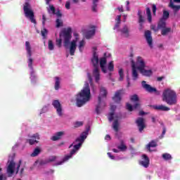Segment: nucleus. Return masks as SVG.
Masks as SVG:
<instances>
[{"mask_svg": "<svg viewBox=\"0 0 180 180\" xmlns=\"http://www.w3.org/2000/svg\"><path fill=\"white\" fill-rule=\"evenodd\" d=\"M86 136H88V131H84L81 134L80 136L78 137L75 142H73L70 146L69 148H71L73 146V149L70 151L69 155H65L63 160L60 162H58L54 164L55 167H57V165H63L64 162L68 161L70 158H72V156L79 148H81V146L84 144V141H85V139H86Z\"/></svg>", "mask_w": 180, "mask_h": 180, "instance_id": "nucleus-1", "label": "nucleus"}, {"mask_svg": "<svg viewBox=\"0 0 180 180\" xmlns=\"http://www.w3.org/2000/svg\"><path fill=\"white\" fill-rule=\"evenodd\" d=\"M89 101H91V88L89 87V84L86 82L83 89L76 96L77 106L81 108Z\"/></svg>", "mask_w": 180, "mask_h": 180, "instance_id": "nucleus-2", "label": "nucleus"}, {"mask_svg": "<svg viewBox=\"0 0 180 180\" xmlns=\"http://www.w3.org/2000/svg\"><path fill=\"white\" fill-rule=\"evenodd\" d=\"M96 50H98L96 46L93 47V58H91V63L93 67H94L93 70V76L95 78L96 82L98 84L101 80V70H99V57L96 53Z\"/></svg>", "mask_w": 180, "mask_h": 180, "instance_id": "nucleus-3", "label": "nucleus"}, {"mask_svg": "<svg viewBox=\"0 0 180 180\" xmlns=\"http://www.w3.org/2000/svg\"><path fill=\"white\" fill-rule=\"evenodd\" d=\"M162 101L163 102H166L169 106L176 105V103H178L176 92L169 89H165L162 94Z\"/></svg>", "mask_w": 180, "mask_h": 180, "instance_id": "nucleus-4", "label": "nucleus"}, {"mask_svg": "<svg viewBox=\"0 0 180 180\" xmlns=\"http://www.w3.org/2000/svg\"><path fill=\"white\" fill-rule=\"evenodd\" d=\"M72 29H71V27L63 30L59 34L60 39H56V46L61 47V44L63 43V39H64V46L65 47H68L70 41L72 37Z\"/></svg>", "mask_w": 180, "mask_h": 180, "instance_id": "nucleus-5", "label": "nucleus"}, {"mask_svg": "<svg viewBox=\"0 0 180 180\" xmlns=\"http://www.w3.org/2000/svg\"><path fill=\"white\" fill-rule=\"evenodd\" d=\"M106 96H108V90H106V88L101 86L98 96V104L96 106V113L98 115H101V111L103 110V108L106 106V104L102 101V99L106 98Z\"/></svg>", "mask_w": 180, "mask_h": 180, "instance_id": "nucleus-6", "label": "nucleus"}, {"mask_svg": "<svg viewBox=\"0 0 180 180\" xmlns=\"http://www.w3.org/2000/svg\"><path fill=\"white\" fill-rule=\"evenodd\" d=\"M23 11L25 13V18L30 19L32 23H34L36 25V19H34V12L30 8V4L29 2H26L23 6Z\"/></svg>", "mask_w": 180, "mask_h": 180, "instance_id": "nucleus-7", "label": "nucleus"}, {"mask_svg": "<svg viewBox=\"0 0 180 180\" xmlns=\"http://www.w3.org/2000/svg\"><path fill=\"white\" fill-rule=\"evenodd\" d=\"M25 50L27 51L28 59V67L29 68H31V70H33V59L32 57V46H30V42L25 41Z\"/></svg>", "mask_w": 180, "mask_h": 180, "instance_id": "nucleus-8", "label": "nucleus"}, {"mask_svg": "<svg viewBox=\"0 0 180 180\" xmlns=\"http://www.w3.org/2000/svg\"><path fill=\"white\" fill-rule=\"evenodd\" d=\"M52 105L56 110V113L58 116H63V105H61V103L58 100H54L52 102Z\"/></svg>", "mask_w": 180, "mask_h": 180, "instance_id": "nucleus-9", "label": "nucleus"}, {"mask_svg": "<svg viewBox=\"0 0 180 180\" xmlns=\"http://www.w3.org/2000/svg\"><path fill=\"white\" fill-rule=\"evenodd\" d=\"M141 85L143 89H146V91L147 92H149V94H153V92H155L156 94H158H158H160L158 91H157V89L151 86V85L150 84H147V82L144 80L141 82Z\"/></svg>", "mask_w": 180, "mask_h": 180, "instance_id": "nucleus-10", "label": "nucleus"}, {"mask_svg": "<svg viewBox=\"0 0 180 180\" xmlns=\"http://www.w3.org/2000/svg\"><path fill=\"white\" fill-rule=\"evenodd\" d=\"M124 95V90L123 89L117 91L112 97V101L116 103H120V101H122V96Z\"/></svg>", "mask_w": 180, "mask_h": 180, "instance_id": "nucleus-11", "label": "nucleus"}, {"mask_svg": "<svg viewBox=\"0 0 180 180\" xmlns=\"http://www.w3.org/2000/svg\"><path fill=\"white\" fill-rule=\"evenodd\" d=\"M136 124L138 126V129H139L140 133H141V131H143V130H144L146 129V123L144 122V118L139 117L136 120Z\"/></svg>", "mask_w": 180, "mask_h": 180, "instance_id": "nucleus-12", "label": "nucleus"}, {"mask_svg": "<svg viewBox=\"0 0 180 180\" xmlns=\"http://www.w3.org/2000/svg\"><path fill=\"white\" fill-rule=\"evenodd\" d=\"M136 67L139 71H140V70H143V68H146V63L144 62L143 58L141 56L137 57Z\"/></svg>", "mask_w": 180, "mask_h": 180, "instance_id": "nucleus-13", "label": "nucleus"}, {"mask_svg": "<svg viewBox=\"0 0 180 180\" xmlns=\"http://www.w3.org/2000/svg\"><path fill=\"white\" fill-rule=\"evenodd\" d=\"M8 162L9 164L7 167V173L8 174V176H11L15 172V165H16V164L15 163L13 160H12L10 162L8 161Z\"/></svg>", "mask_w": 180, "mask_h": 180, "instance_id": "nucleus-14", "label": "nucleus"}, {"mask_svg": "<svg viewBox=\"0 0 180 180\" xmlns=\"http://www.w3.org/2000/svg\"><path fill=\"white\" fill-rule=\"evenodd\" d=\"M37 140H40V135H39L38 133H36V134H33L30 137V139H28L27 141H28V143L30 146H33V144H36V143H39V141H37Z\"/></svg>", "mask_w": 180, "mask_h": 180, "instance_id": "nucleus-15", "label": "nucleus"}, {"mask_svg": "<svg viewBox=\"0 0 180 180\" xmlns=\"http://www.w3.org/2000/svg\"><path fill=\"white\" fill-rule=\"evenodd\" d=\"M131 67H132V78L134 81H136L139 78V73L137 72V68L136 66V63L133 59L131 60Z\"/></svg>", "mask_w": 180, "mask_h": 180, "instance_id": "nucleus-16", "label": "nucleus"}, {"mask_svg": "<svg viewBox=\"0 0 180 180\" xmlns=\"http://www.w3.org/2000/svg\"><path fill=\"white\" fill-rule=\"evenodd\" d=\"M145 38L149 47L153 49V37H151V31L147 30L145 32Z\"/></svg>", "mask_w": 180, "mask_h": 180, "instance_id": "nucleus-17", "label": "nucleus"}, {"mask_svg": "<svg viewBox=\"0 0 180 180\" xmlns=\"http://www.w3.org/2000/svg\"><path fill=\"white\" fill-rule=\"evenodd\" d=\"M142 158L143 160L139 162L140 165H142V167H144V168H148L150 165V158H148L147 155H143Z\"/></svg>", "mask_w": 180, "mask_h": 180, "instance_id": "nucleus-18", "label": "nucleus"}, {"mask_svg": "<svg viewBox=\"0 0 180 180\" xmlns=\"http://www.w3.org/2000/svg\"><path fill=\"white\" fill-rule=\"evenodd\" d=\"M75 50H77V39H73L70 42V56H74L75 54Z\"/></svg>", "mask_w": 180, "mask_h": 180, "instance_id": "nucleus-19", "label": "nucleus"}, {"mask_svg": "<svg viewBox=\"0 0 180 180\" xmlns=\"http://www.w3.org/2000/svg\"><path fill=\"white\" fill-rule=\"evenodd\" d=\"M140 74L143 75V77H151L153 75V70H146V68H143L139 70Z\"/></svg>", "mask_w": 180, "mask_h": 180, "instance_id": "nucleus-20", "label": "nucleus"}, {"mask_svg": "<svg viewBox=\"0 0 180 180\" xmlns=\"http://www.w3.org/2000/svg\"><path fill=\"white\" fill-rule=\"evenodd\" d=\"M106 58H101L100 59V67L101 68V71L104 73L106 74L108 71L106 70Z\"/></svg>", "mask_w": 180, "mask_h": 180, "instance_id": "nucleus-21", "label": "nucleus"}, {"mask_svg": "<svg viewBox=\"0 0 180 180\" xmlns=\"http://www.w3.org/2000/svg\"><path fill=\"white\" fill-rule=\"evenodd\" d=\"M63 136H64V131L56 132V134L51 138V140H52V141H57L60 140Z\"/></svg>", "mask_w": 180, "mask_h": 180, "instance_id": "nucleus-22", "label": "nucleus"}, {"mask_svg": "<svg viewBox=\"0 0 180 180\" xmlns=\"http://www.w3.org/2000/svg\"><path fill=\"white\" fill-rule=\"evenodd\" d=\"M119 32H121L122 34H124V37H129L130 36V31L129 30V27H127V25H124L122 29L120 30Z\"/></svg>", "mask_w": 180, "mask_h": 180, "instance_id": "nucleus-23", "label": "nucleus"}, {"mask_svg": "<svg viewBox=\"0 0 180 180\" xmlns=\"http://www.w3.org/2000/svg\"><path fill=\"white\" fill-rule=\"evenodd\" d=\"M167 27V20L160 18L158 22V29H164Z\"/></svg>", "mask_w": 180, "mask_h": 180, "instance_id": "nucleus-24", "label": "nucleus"}, {"mask_svg": "<svg viewBox=\"0 0 180 180\" xmlns=\"http://www.w3.org/2000/svg\"><path fill=\"white\" fill-rule=\"evenodd\" d=\"M154 109H155L156 110H162V112H168V110H171V108L164 105H155Z\"/></svg>", "mask_w": 180, "mask_h": 180, "instance_id": "nucleus-25", "label": "nucleus"}, {"mask_svg": "<svg viewBox=\"0 0 180 180\" xmlns=\"http://www.w3.org/2000/svg\"><path fill=\"white\" fill-rule=\"evenodd\" d=\"M169 7L173 9L174 13H176V12H179L180 9V5L175 6L172 0H170L169 4Z\"/></svg>", "mask_w": 180, "mask_h": 180, "instance_id": "nucleus-26", "label": "nucleus"}, {"mask_svg": "<svg viewBox=\"0 0 180 180\" xmlns=\"http://www.w3.org/2000/svg\"><path fill=\"white\" fill-rule=\"evenodd\" d=\"M133 108L134 109H139L140 108V103H136L134 106L131 105L130 103H127V109L129 110V112H133Z\"/></svg>", "mask_w": 180, "mask_h": 180, "instance_id": "nucleus-27", "label": "nucleus"}, {"mask_svg": "<svg viewBox=\"0 0 180 180\" xmlns=\"http://www.w3.org/2000/svg\"><path fill=\"white\" fill-rule=\"evenodd\" d=\"M95 33H96L95 29L90 30L85 33V38L87 39V40H89V39L92 37V36H95Z\"/></svg>", "mask_w": 180, "mask_h": 180, "instance_id": "nucleus-28", "label": "nucleus"}, {"mask_svg": "<svg viewBox=\"0 0 180 180\" xmlns=\"http://www.w3.org/2000/svg\"><path fill=\"white\" fill-rule=\"evenodd\" d=\"M157 146H158V144H157V141L152 140L147 146H146V148L147 150H148L149 151H151V148H155L157 147Z\"/></svg>", "mask_w": 180, "mask_h": 180, "instance_id": "nucleus-29", "label": "nucleus"}, {"mask_svg": "<svg viewBox=\"0 0 180 180\" xmlns=\"http://www.w3.org/2000/svg\"><path fill=\"white\" fill-rule=\"evenodd\" d=\"M171 32H172V28L165 27V28H162L161 34L162 36H167V34L171 33Z\"/></svg>", "mask_w": 180, "mask_h": 180, "instance_id": "nucleus-30", "label": "nucleus"}, {"mask_svg": "<svg viewBox=\"0 0 180 180\" xmlns=\"http://www.w3.org/2000/svg\"><path fill=\"white\" fill-rule=\"evenodd\" d=\"M119 126H120V124L119 123V120H115L112 122V129L116 133L119 131Z\"/></svg>", "mask_w": 180, "mask_h": 180, "instance_id": "nucleus-31", "label": "nucleus"}, {"mask_svg": "<svg viewBox=\"0 0 180 180\" xmlns=\"http://www.w3.org/2000/svg\"><path fill=\"white\" fill-rule=\"evenodd\" d=\"M146 15L148 16V22L151 23L153 22V17L151 15V9L149 7L146 8Z\"/></svg>", "mask_w": 180, "mask_h": 180, "instance_id": "nucleus-32", "label": "nucleus"}, {"mask_svg": "<svg viewBox=\"0 0 180 180\" xmlns=\"http://www.w3.org/2000/svg\"><path fill=\"white\" fill-rule=\"evenodd\" d=\"M117 148L120 150V151H126V150H127V146L124 144L123 140L120 141V145L117 146Z\"/></svg>", "mask_w": 180, "mask_h": 180, "instance_id": "nucleus-33", "label": "nucleus"}, {"mask_svg": "<svg viewBox=\"0 0 180 180\" xmlns=\"http://www.w3.org/2000/svg\"><path fill=\"white\" fill-rule=\"evenodd\" d=\"M41 153V149H40V148L37 147L34 151L31 154V157H37V155H39V154H40Z\"/></svg>", "mask_w": 180, "mask_h": 180, "instance_id": "nucleus-34", "label": "nucleus"}, {"mask_svg": "<svg viewBox=\"0 0 180 180\" xmlns=\"http://www.w3.org/2000/svg\"><path fill=\"white\" fill-rule=\"evenodd\" d=\"M85 40L82 39V41H79V51H80V53H82V51H84V47H85Z\"/></svg>", "mask_w": 180, "mask_h": 180, "instance_id": "nucleus-35", "label": "nucleus"}, {"mask_svg": "<svg viewBox=\"0 0 180 180\" xmlns=\"http://www.w3.org/2000/svg\"><path fill=\"white\" fill-rule=\"evenodd\" d=\"M161 19H163L165 20L169 19V12L168 11L164 10L162 17L161 18Z\"/></svg>", "mask_w": 180, "mask_h": 180, "instance_id": "nucleus-36", "label": "nucleus"}, {"mask_svg": "<svg viewBox=\"0 0 180 180\" xmlns=\"http://www.w3.org/2000/svg\"><path fill=\"white\" fill-rule=\"evenodd\" d=\"M55 79V89L56 91H58V89H60V77H56Z\"/></svg>", "mask_w": 180, "mask_h": 180, "instance_id": "nucleus-37", "label": "nucleus"}, {"mask_svg": "<svg viewBox=\"0 0 180 180\" xmlns=\"http://www.w3.org/2000/svg\"><path fill=\"white\" fill-rule=\"evenodd\" d=\"M163 160H165V161H168L169 160H172V156L169 153H164L162 155Z\"/></svg>", "mask_w": 180, "mask_h": 180, "instance_id": "nucleus-38", "label": "nucleus"}, {"mask_svg": "<svg viewBox=\"0 0 180 180\" xmlns=\"http://www.w3.org/2000/svg\"><path fill=\"white\" fill-rule=\"evenodd\" d=\"M98 2H99V0H93V6H92V11L96 12V8H98Z\"/></svg>", "mask_w": 180, "mask_h": 180, "instance_id": "nucleus-39", "label": "nucleus"}, {"mask_svg": "<svg viewBox=\"0 0 180 180\" xmlns=\"http://www.w3.org/2000/svg\"><path fill=\"white\" fill-rule=\"evenodd\" d=\"M108 70H110V72L115 70V65H113V61H110L109 63Z\"/></svg>", "mask_w": 180, "mask_h": 180, "instance_id": "nucleus-40", "label": "nucleus"}, {"mask_svg": "<svg viewBox=\"0 0 180 180\" xmlns=\"http://www.w3.org/2000/svg\"><path fill=\"white\" fill-rule=\"evenodd\" d=\"M118 74L120 75L119 81H123V78H124V73L123 72V69H120Z\"/></svg>", "mask_w": 180, "mask_h": 180, "instance_id": "nucleus-41", "label": "nucleus"}, {"mask_svg": "<svg viewBox=\"0 0 180 180\" xmlns=\"http://www.w3.org/2000/svg\"><path fill=\"white\" fill-rule=\"evenodd\" d=\"M48 33H49V31L47 30V29L44 28L43 30H41V34L43 39H46Z\"/></svg>", "mask_w": 180, "mask_h": 180, "instance_id": "nucleus-42", "label": "nucleus"}, {"mask_svg": "<svg viewBox=\"0 0 180 180\" xmlns=\"http://www.w3.org/2000/svg\"><path fill=\"white\" fill-rule=\"evenodd\" d=\"M130 100L131 101V102H139V96H137V94L131 96Z\"/></svg>", "mask_w": 180, "mask_h": 180, "instance_id": "nucleus-43", "label": "nucleus"}, {"mask_svg": "<svg viewBox=\"0 0 180 180\" xmlns=\"http://www.w3.org/2000/svg\"><path fill=\"white\" fill-rule=\"evenodd\" d=\"M48 49H49V50H51V51L54 50V44H53V41L49 40V41H48Z\"/></svg>", "mask_w": 180, "mask_h": 180, "instance_id": "nucleus-44", "label": "nucleus"}, {"mask_svg": "<svg viewBox=\"0 0 180 180\" xmlns=\"http://www.w3.org/2000/svg\"><path fill=\"white\" fill-rule=\"evenodd\" d=\"M138 16H139V23H143L144 22V18H143V15H141V12H138Z\"/></svg>", "mask_w": 180, "mask_h": 180, "instance_id": "nucleus-45", "label": "nucleus"}, {"mask_svg": "<svg viewBox=\"0 0 180 180\" xmlns=\"http://www.w3.org/2000/svg\"><path fill=\"white\" fill-rule=\"evenodd\" d=\"M50 9L48 10V12L50 13V12H51L53 13V15L56 14V8L54 7V6L51 5L49 6Z\"/></svg>", "mask_w": 180, "mask_h": 180, "instance_id": "nucleus-46", "label": "nucleus"}, {"mask_svg": "<svg viewBox=\"0 0 180 180\" xmlns=\"http://www.w3.org/2000/svg\"><path fill=\"white\" fill-rule=\"evenodd\" d=\"M120 23H121L120 22L116 21V23L113 27V30H117L119 32L120 30H119V27H120Z\"/></svg>", "mask_w": 180, "mask_h": 180, "instance_id": "nucleus-47", "label": "nucleus"}, {"mask_svg": "<svg viewBox=\"0 0 180 180\" xmlns=\"http://www.w3.org/2000/svg\"><path fill=\"white\" fill-rule=\"evenodd\" d=\"M114 116H115V112H111L109 113V115H108L109 122H112V120H113Z\"/></svg>", "mask_w": 180, "mask_h": 180, "instance_id": "nucleus-48", "label": "nucleus"}, {"mask_svg": "<svg viewBox=\"0 0 180 180\" xmlns=\"http://www.w3.org/2000/svg\"><path fill=\"white\" fill-rule=\"evenodd\" d=\"M56 160H57V156H51L49 159H47L48 163L54 162V161H56Z\"/></svg>", "mask_w": 180, "mask_h": 180, "instance_id": "nucleus-49", "label": "nucleus"}, {"mask_svg": "<svg viewBox=\"0 0 180 180\" xmlns=\"http://www.w3.org/2000/svg\"><path fill=\"white\" fill-rule=\"evenodd\" d=\"M84 125V122H75V128H78V127H81V126H83Z\"/></svg>", "mask_w": 180, "mask_h": 180, "instance_id": "nucleus-50", "label": "nucleus"}, {"mask_svg": "<svg viewBox=\"0 0 180 180\" xmlns=\"http://www.w3.org/2000/svg\"><path fill=\"white\" fill-rule=\"evenodd\" d=\"M61 26H63V22H61V20H60V19H57L56 20V27H61Z\"/></svg>", "mask_w": 180, "mask_h": 180, "instance_id": "nucleus-51", "label": "nucleus"}, {"mask_svg": "<svg viewBox=\"0 0 180 180\" xmlns=\"http://www.w3.org/2000/svg\"><path fill=\"white\" fill-rule=\"evenodd\" d=\"M152 11L153 12V15L155 16L157 12V6H155V4H153Z\"/></svg>", "mask_w": 180, "mask_h": 180, "instance_id": "nucleus-52", "label": "nucleus"}, {"mask_svg": "<svg viewBox=\"0 0 180 180\" xmlns=\"http://www.w3.org/2000/svg\"><path fill=\"white\" fill-rule=\"evenodd\" d=\"M49 164V161L47 160H40L39 165H46Z\"/></svg>", "mask_w": 180, "mask_h": 180, "instance_id": "nucleus-53", "label": "nucleus"}, {"mask_svg": "<svg viewBox=\"0 0 180 180\" xmlns=\"http://www.w3.org/2000/svg\"><path fill=\"white\" fill-rule=\"evenodd\" d=\"M65 6L66 9H71V3L70 1H66Z\"/></svg>", "mask_w": 180, "mask_h": 180, "instance_id": "nucleus-54", "label": "nucleus"}, {"mask_svg": "<svg viewBox=\"0 0 180 180\" xmlns=\"http://www.w3.org/2000/svg\"><path fill=\"white\" fill-rule=\"evenodd\" d=\"M20 165H22V160H19L18 165L17 168H16V174H18V172H19Z\"/></svg>", "mask_w": 180, "mask_h": 180, "instance_id": "nucleus-55", "label": "nucleus"}, {"mask_svg": "<svg viewBox=\"0 0 180 180\" xmlns=\"http://www.w3.org/2000/svg\"><path fill=\"white\" fill-rule=\"evenodd\" d=\"M55 15H56L58 18H61V16H63V14L61 13V11L60 10H58L56 13L55 12Z\"/></svg>", "mask_w": 180, "mask_h": 180, "instance_id": "nucleus-56", "label": "nucleus"}, {"mask_svg": "<svg viewBox=\"0 0 180 180\" xmlns=\"http://www.w3.org/2000/svg\"><path fill=\"white\" fill-rule=\"evenodd\" d=\"M121 19H122V15H117V18H116V22H121Z\"/></svg>", "mask_w": 180, "mask_h": 180, "instance_id": "nucleus-57", "label": "nucleus"}, {"mask_svg": "<svg viewBox=\"0 0 180 180\" xmlns=\"http://www.w3.org/2000/svg\"><path fill=\"white\" fill-rule=\"evenodd\" d=\"M164 78H165V77L162 76V77H158L157 78V81H158V82H161V81H162L164 79Z\"/></svg>", "mask_w": 180, "mask_h": 180, "instance_id": "nucleus-58", "label": "nucleus"}, {"mask_svg": "<svg viewBox=\"0 0 180 180\" xmlns=\"http://www.w3.org/2000/svg\"><path fill=\"white\" fill-rule=\"evenodd\" d=\"M107 154L111 160H115V157L112 155L111 153H108Z\"/></svg>", "mask_w": 180, "mask_h": 180, "instance_id": "nucleus-59", "label": "nucleus"}, {"mask_svg": "<svg viewBox=\"0 0 180 180\" xmlns=\"http://www.w3.org/2000/svg\"><path fill=\"white\" fill-rule=\"evenodd\" d=\"M117 11H119V12H124V11L123 10V6H122L121 7H117Z\"/></svg>", "mask_w": 180, "mask_h": 180, "instance_id": "nucleus-60", "label": "nucleus"}, {"mask_svg": "<svg viewBox=\"0 0 180 180\" xmlns=\"http://www.w3.org/2000/svg\"><path fill=\"white\" fill-rule=\"evenodd\" d=\"M87 77H88V78H89V81L90 82H92V76H91V74L88 73V74H87Z\"/></svg>", "mask_w": 180, "mask_h": 180, "instance_id": "nucleus-61", "label": "nucleus"}, {"mask_svg": "<svg viewBox=\"0 0 180 180\" xmlns=\"http://www.w3.org/2000/svg\"><path fill=\"white\" fill-rule=\"evenodd\" d=\"M42 24L44 25L46 23V15H42Z\"/></svg>", "mask_w": 180, "mask_h": 180, "instance_id": "nucleus-62", "label": "nucleus"}, {"mask_svg": "<svg viewBox=\"0 0 180 180\" xmlns=\"http://www.w3.org/2000/svg\"><path fill=\"white\" fill-rule=\"evenodd\" d=\"M110 110H112V112H115V110H116V105H111Z\"/></svg>", "mask_w": 180, "mask_h": 180, "instance_id": "nucleus-63", "label": "nucleus"}, {"mask_svg": "<svg viewBox=\"0 0 180 180\" xmlns=\"http://www.w3.org/2000/svg\"><path fill=\"white\" fill-rule=\"evenodd\" d=\"M105 140H110V135L107 134V135L105 136Z\"/></svg>", "mask_w": 180, "mask_h": 180, "instance_id": "nucleus-64", "label": "nucleus"}]
</instances>
